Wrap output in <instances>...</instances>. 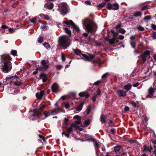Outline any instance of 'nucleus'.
<instances>
[{
	"mask_svg": "<svg viewBox=\"0 0 156 156\" xmlns=\"http://www.w3.org/2000/svg\"><path fill=\"white\" fill-rule=\"evenodd\" d=\"M1 59L2 62V69L5 73H7L10 71L12 68L11 64L10 61L11 58L9 55L5 54L2 56Z\"/></svg>",
	"mask_w": 156,
	"mask_h": 156,
	"instance_id": "f257e3e1",
	"label": "nucleus"
},
{
	"mask_svg": "<svg viewBox=\"0 0 156 156\" xmlns=\"http://www.w3.org/2000/svg\"><path fill=\"white\" fill-rule=\"evenodd\" d=\"M73 119H77V121L75 123H72L71 126L75 128L79 129L81 126L82 127H87L88 126L91 122V120L89 119H83L81 120L80 118H73Z\"/></svg>",
	"mask_w": 156,
	"mask_h": 156,
	"instance_id": "f03ea898",
	"label": "nucleus"
},
{
	"mask_svg": "<svg viewBox=\"0 0 156 156\" xmlns=\"http://www.w3.org/2000/svg\"><path fill=\"white\" fill-rule=\"evenodd\" d=\"M59 44L60 46L64 48L65 49L68 47L70 44V40L69 37L66 35L60 37L59 39Z\"/></svg>",
	"mask_w": 156,
	"mask_h": 156,
	"instance_id": "7ed1b4c3",
	"label": "nucleus"
},
{
	"mask_svg": "<svg viewBox=\"0 0 156 156\" xmlns=\"http://www.w3.org/2000/svg\"><path fill=\"white\" fill-rule=\"evenodd\" d=\"M83 24L84 26V28L88 31L91 32H94L95 30L94 29V27L91 22L88 20H85L83 21Z\"/></svg>",
	"mask_w": 156,
	"mask_h": 156,
	"instance_id": "20e7f679",
	"label": "nucleus"
},
{
	"mask_svg": "<svg viewBox=\"0 0 156 156\" xmlns=\"http://www.w3.org/2000/svg\"><path fill=\"white\" fill-rule=\"evenodd\" d=\"M73 51L76 54L80 56H81V55H82L83 57L86 59V60L87 61L90 60L93 58L94 57V55H91L88 53H87V54H82L80 50L78 49H73Z\"/></svg>",
	"mask_w": 156,
	"mask_h": 156,
	"instance_id": "39448f33",
	"label": "nucleus"
},
{
	"mask_svg": "<svg viewBox=\"0 0 156 156\" xmlns=\"http://www.w3.org/2000/svg\"><path fill=\"white\" fill-rule=\"evenodd\" d=\"M19 79V78L16 76H12L7 77L6 78V80L10 83L13 82L14 85L19 86L21 84V83L20 81L16 82V80Z\"/></svg>",
	"mask_w": 156,
	"mask_h": 156,
	"instance_id": "423d86ee",
	"label": "nucleus"
},
{
	"mask_svg": "<svg viewBox=\"0 0 156 156\" xmlns=\"http://www.w3.org/2000/svg\"><path fill=\"white\" fill-rule=\"evenodd\" d=\"M59 7L60 8L62 15H65L67 13L68 10L66 3H63L59 5Z\"/></svg>",
	"mask_w": 156,
	"mask_h": 156,
	"instance_id": "0eeeda50",
	"label": "nucleus"
},
{
	"mask_svg": "<svg viewBox=\"0 0 156 156\" xmlns=\"http://www.w3.org/2000/svg\"><path fill=\"white\" fill-rule=\"evenodd\" d=\"M48 61H46L45 60H42L41 61V64L42 66L37 68V70L39 71H42L47 69L49 67V66L48 65Z\"/></svg>",
	"mask_w": 156,
	"mask_h": 156,
	"instance_id": "6e6552de",
	"label": "nucleus"
},
{
	"mask_svg": "<svg viewBox=\"0 0 156 156\" xmlns=\"http://www.w3.org/2000/svg\"><path fill=\"white\" fill-rule=\"evenodd\" d=\"M107 7L109 10H117L119 8V5L116 3H115L113 4L108 3L107 6Z\"/></svg>",
	"mask_w": 156,
	"mask_h": 156,
	"instance_id": "1a4fd4ad",
	"label": "nucleus"
},
{
	"mask_svg": "<svg viewBox=\"0 0 156 156\" xmlns=\"http://www.w3.org/2000/svg\"><path fill=\"white\" fill-rule=\"evenodd\" d=\"M56 109H54L48 112H44V114L46 117L55 115L57 114V112H56Z\"/></svg>",
	"mask_w": 156,
	"mask_h": 156,
	"instance_id": "9d476101",
	"label": "nucleus"
},
{
	"mask_svg": "<svg viewBox=\"0 0 156 156\" xmlns=\"http://www.w3.org/2000/svg\"><path fill=\"white\" fill-rule=\"evenodd\" d=\"M59 88V86L56 83H54L52 86V90L55 93L57 92Z\"/></svg>",
	"mask_w": 156,
	"mask_h": 156,
	"instance_id": "9b49d317",
	"label": "nucleus"
},
{
	"mask_svg": "<svg viewBox=\"0 0 156 156\" xmlns=\"http://www.w3.org/2000/svg\"><path fill=\"white\" fill-rule=\"evenodd\" d=\"M116 38H113L112 39H110L108 37H105V40L109 42L110 44H112L115 43V40Z\"/></svg>",
	"mask_w": 156,
	"mask_h": 156,
	"instance_id": "f8f14e48",
	"label": "nucleus"
},
{
	"mask_svg": "<svg viewBox=\"0 0 156 156\" xmlns=\"http://www.w3.org/2000/svg\"><path fill=\"white\" fill-rule=\"evenodd\" d=\"M118 95L119 97H125L126 95V93L125 91L122 90H119L117 91Z\"/></svg>",
	"mask_w": 156,
	"mask_h": 156,
	"instance_id": "ddd939ff",
	"label": "nucleus"
},
{
	"mask_svg": "<svg viewBox=\"0 0 156 156\" xmlns=\"http://www.w3.org/2000/svg\"><path fill=\"white\" fill-rule=\"evenodd\" d=\"M44 94V91H41L40 92H38L36 94V96L38 99H41Z\"/></svg>",
	"mask_w": 156,
	"mask_h": 156,
	"instance_id": "4468645a",
	"label": "nucleus"
},
{
	"mask_svg": "<svg viewBox=\"0 0 156 156\" xmlns=\"http://www.w3.org/2000/svg\"><path fill=\"white\" fill-rule=\"evenodd\" d=\"M63 22L65 24L68 25L69 26L71 25L73 27L75 26V24L71 20L64 21Z\"/></svg>",
	"mask_w": 156,
	"mask_h": 156,
	"instance_id": "2eb2a0df",
	"label": "nucleus"
},
{
	"mask_svg": "<svg viewBox=\"0 0 156 156\" xmlns=\"http://www.w3.org/2000/svg\"><path fill=\"white\" fill-rule=\"evenodd\" d=\"M54 6L53 4L52 3H48L45 4L44 7L48 9H52Z\"/></svg>",
	"mask_w": 156,
	"mask_h": 156,
	"instance_id": "dca6fc26",
	"label": "nucleus"
},
{
	"mask_svg": "<svg viewBox=\"0 0 156 156\" xmlns=\"http://www.w3.org/2000/svg\"><path fill=\"white\" fill-rule=\"evenodd\" d=\"M41 79H42L43 82H45L47 80V78L46 75L44 74H41L40 75Z\"/></svg>",
	"mask_w": 156,
	"mask_h": 156,
	"instance_id": "f3484780",
	"label": "nucleus"
},
{
	"mask_svg": "<svg viewBox=\"0 0 156 156\" xmlns=\"http://www.w3.org/2000/svg\"><path fill=\"white\" fill-rule=\"evenodd\" d=\"M84 102H82L80 103L76 107V110L78 112H80L82 109Z\"/></svg>",
	"mask_w": 156,
	"mask_h": 156,
	"instance_id": "a211bd4d",
	"label": "nucleus"
},
{
	"mask_svg": "<svg viewBox=\"0 0 156 156\" xmlns=\"http://www.w3.org/2000/svg\"><path fill=\"white\" fill-rule=\"evenodd\" d=\"M144 150L143 151L144 152L145 151H149L151 152V150L153 149V147L152 146H151L150 147H147L146 145H144Z\"/></svg>",
	"mask_w": 156,
	"mask_h": 156,
	"instance_id": "6ab92c4d",
	"label": "nucleus"
},
{
	"mask_svg": "<svg viewBox=\"0 0 156 156\" xmlns=\"http://www.w3.org/2000/svg\"><path fill=\"white\" fill-rule=\"evenodd\" d=\"M40 16L43 19L47 20H49L50 19V17L48 15H46L43 14L40 15Z\"/></svg>",
	"mask_w": 156,
	"mask_h": 156,
	"instance_id": "aec40b11",
	"label": "nucleus"
},
{
	"mask_svg": "<svg viewBox=\"0 0 156 156\" xmlns=\"http://www.w3.org/2000/svg\"><path fill=\"white\" fill-rule=\"evenodd\" d=\"M132 87V86L130 84L128 83V84L124 86V89L126 90V91H127L131 89Z\"/></svg>",
	"mask_w": 156,
	"mask_h": 156,
	"instance_id": "412c9836",
	"label": "nucleus"
},
{
	"mask_svg": "<svg viewBox=\"0 0 156 156\" xmlns=\"http://www.w3.org/2000/svg\"><path fill=\"white\" fill-rule=\"evenodd\" d=\"M91 109V107L90 105L88 106L87 107L86 111L85 112V114L86 115H88L90 113Z\"/></svg>",
	"mask_w": 156,
	"mask_h": 156,
	"instance_id": "4be33fe9",
	"label": "nucleus"
},
{
	"mask_svg": "<svg viewBox=\"0 0 156 156\" xmlns=\"http://www.w3.org/2000/svg\"><path fill=\"white\" fill-rule=\"evenodd\" d=\"M140 56L142 58L144 62L146 61L149 58V56H148L147 55H146L143 54H141L140 55Z\"/></svg>",
	"mask_w": 156,
	"mask_h": 156,
	"instance_id": "5701e85b",
	"label": "nucleus"
},
{
	"mask_svg": "<svg viewBox=\"0 0 156 156\" xmlns=\"http://www.w3.org/2000/svg\"><path fill=\"white\" fill-rule=\"evenodd\" d=\"M79 95L80 97L85 96L86 98H88L89 97V94L84 92H80L79 93Z\"/></svg>",
	"mask_w": 156,
	"mask_h": 156,
	"instance_id": "b1692460",
	"label": "nucleus"
},
{
	"mask_svg": "<svg viewBox=\"0 0 156 156\" xmlns=\"http://www.w3.org/2000/svg\"><path fill=\"white\" fill-rule=\"evenodd\" d=\"M142 15V13L140 12L137 11L134 13L133 16L137 17L139 16H141Z\"/></svg>",
	"mask_w": 156,
	"mask_h": 156,
	"instance_id": "393cba45",
	"label": "nucleus"
},
{
	"mask_svg": "<svg viewBox=\"0 0 156 156\" xmlns=\"http://www.w3.org/2000/svg\"><path fill=\"white\" fill-rule=\"evenodd\" d=\"M148 92L149 94L153 95L154 92V90L153 88L151 87L148 89Z\"/></svg>",
	"mask_w": 156,
	"mask_h": 156,
	"instance_id": "a878e982",
	"label": "nucleus"
},
{
	"mask_svg": "<svg viewBox=\"0 0 156 156\" xmlns=\"http://www.w3.org/2000/svg\"><path fill=\"white\" fill-rule=\"evenodd\" d=\"M121 149V147L119 145L116 146L115 147L114 150L116 152H118Z\"/></svg>",
	"mask_w": 156,
	"mask_h": 156,
	"instance_id": "bb28decb",
	"label": "nucleus"
},
{
	"mask_svg": "<svg viewBox=\"0 0 156 156\" xmlns=\"http://www.w3.org/2000/svg\"><path fill=\"white\" fill-rule=\"evenodd\" d=\"M151 6L149 5H147L144 6L143 8L141 9V10L143 11L147 9L151 8Z\"/></svg>",
	"mask_w": 156,
	"mask_h": 156,
	"instance_id": "cd10ccee",
	"label": "nucleus"
},
{
	"mask_svg": "<svg viewBox=\"0 0 156 156\" xmlns=\"http://www.w3.org/2000/svg\"><path fill=\"white\" fill-rule=\"evenodd\" d=\"M100 121L102 123H105L106 121V118H100Z\"/></svg>",
	"mask_w": 156,
	"mask_h": 156,
	"instance_id": "c85d7f7f",
	"label": "nucleus"
},
{
	"mask_svg": "<svg viewBox=\"0 0 156 156\" xmlns=\"http://www.w3.org/2000/svg\"><path fill=\"white\" fill-rule=\"evenodd\" d=\"M64 30L65 32L69 34V35H70L71 34V31L70 30H69L68 29L66 28H64Z\"/></svg>",
	"mask_w": 156,
	"mask_h": 156,
	"instance_id": "c756f323",
	"label": "nucleus"
},
{
	"mask_svg": "<svg viewBox=\"0 0 156 156\" xmlns=\"http://www.w3.org/2000/svg\"><path fill=\"white\" fill-rule=\"evenodd\" d=\"M44 46L47 49H50L51 48L49 44L46 42H45L44 43Z\"/></svg>",
	"mask_w": 156,
	"mask_h": 156,
	"instance_id": "7c9ffc66",
	"label": "nucleus"
},
{
	"mask_svg": "<svg viewBox=\"0 0 156 156\" xmlns=\"http://www.w3.org/2000/svg\"><path fill=\"white\" fill-rule=\"evenodd\" d=\"M71 126L70 127L67 128V132L69 133L72 131L73 129L72 127H73L71 126Z\"/></svg>",
	"mask_w": 156,
	"mask_h": 156,
	"instance_id": "2f4dec72",
	"label": "nucleus"
},
{
	"mask_svg": "<svg viewBox=\"0 0 156 156\" xmlns=\"http://www.w3.org/2000/svg\"><path fill=\"white\" fill-rule=\"evenodd\" d=\"M152 36L153 39H156V32L154 31L152 32Z\"/></svg>",
	"mask_w": 156,
	"mask_h": 156,
	"instance_id": "473e14b6",
	"label": "nucleus"
},
{
	"mask_svg": "<svg viewBox=\"0 0 156 156\" xmlns=\"http://www.w3.org/2000/svg\"><path fill=\"white\" fill-rule=\"evenodd\" d=\"M119 31L121 33L124 34L125 33L126 31L123 28H120L119 30Z\"/></svg>",
	"mask_w": 156,
	"mask_h": 156,
	"instance_id": "72a5a7b5",
	"label": "nucleus"
},
{
	"mask_svg": "<svg viewBox=\"0 0 156 156\" xmlns=\"http://www.w3.org/2000/svg\"><path fill=\"white\" fill-rule=\"evenodd\" d=\"M106 4L105 2H103L102 3L98 5L97 7L102 8L104 7L105 5Z\"/></svg>",
	"mask_w": 156,
	"mask_h": 156,
	"instance_id": "f704fd0d",
	"label": "nucleus"
},
{
	"mask_svg": "<svg viewBox=\"0 0 156 156\" xmlns=\"http://www.w3.org/2000/svg\"><path fill=\"white\" fill-rule=\"evenodd\" d=\"M64 104H65V107L66 108H69V107H70V104L68 102H65L64 103Z\"/></svg>",
	"mask_w": 156,
	"mask_h": 156,
	"instance_id": "c9c22d12",
	"label": "nucleus"
},
{
	"mask_svg": "<svg viewBox=\"0 0 156 156\" xmlns=\"http://www.w3.org/2000/svg\"><path fill=\"white\" fill-rule=\"evenodd\" d=\"M41 28L43 30H46L48 29L47 27L45 25H43L41 26Z\"/></svg>",
	"mask_w": 156,
	"mask_h": 156,
	"instance_id": "e433bc0d",
	"label": "nucleus"
},
{
	"mask_svg": "<svg viewBox=\"0 0 156 156\" xmlns=\"http://www.w3.org/2000/svg\"><path fill=\"white\" fill-rule=\"evenodd\" d=\"M17 51L16 50H12L11 51V53L14 56H16L17 55Z\"/></svg>",
	"mask_w": 156,
	"mask_h": 156,
	"instance_id": "4c0bfd02",
	"label": "nucleus"
},
{
	"mask_svg": "<svg viewBox=\"0 0 156 156\" xmlns=\"http://www.w3.org/2000/svg\"><path fill=\"white\" fill-rule=\"evenodd\" d=\"M150 52L149 51L147 50L145 51L143 54L146 55H147L148 56H149V55L150 54Z\"/></svg>",
	"mask_w": 156,
	"mask_h": 156,
	"instance_id": "58836bf2",
	"label": "nucleus"
},
{
	"mask_svg": "<svg viewBox=\"0 0 156 156\" xmlns=\"http://www.w3.org/2000/svg\"><path fill=\"white\" fill-rule=\"evenodd\" d=\"M131 103H132V106L133 107H137V105L136 104V103L135 102H134V101H132Z\"/></svg>",
	"mask_w": 156,
	"mask_h": 156,
	"instance_id": "ea45409f",
	"label": "nucleus"
},
{
	"mask_svg": "<svg viewBox=\"0 0 156 156\" xmlns=\"http://www.w3.org/2000/svg\"><path fill=\"white\" fill-rule=\"evenodd\" d=\"M38 136H39V137L40 138L42 139L45 142V143H46V140L44 139V137L42 136L40 134H39Z\"/></svg>",
	"mask_w": 156,
	"mask_h": 156,
	"instance_id": "a19ab883",
	"label": "nucleus"
},
{
	"mask_svg": "<svg viewBox=\"0 0 156 156\" xmlns=\"http://www.w3.org/2000/svg\"><path fill=\"white\" fill-rule=\"evenodd\" d=\"M138 29L140 31H143L144 30V28L141 26H139L138 27Z\"/></svg>",
	"mask_w": 156,
	"mask_h": 156,
	"instance_id": "79ce46f5",
	"label": "nucleus"
},
{
	"mask_svg": "<svg viewBox=\"0 0 156 156\" xmlns=\"http://www.w3.org/2000/svg\"><path fill=\"white\" fill-rule=\"evenodd\" d=\"M95 147H96V149H99V145L96 141L95 142Z\"/></svg>",
	"mask_w": 156,
	"mask_h": 156,
	"instance_id": "37998d69",
	"label": "nucleus"
},
{
	"mask_svg": "<svg viewBox=\"0 0 156 156\" xmlns=\"http://www.w3.org/2000/svg\"><path fill=\"white\" fill-rule=\"evenodd\" d=\"M151 18V17L150 16H145L144 18V20H147L150 19Z\"/></svg>",
	"mask_w": 156,
	"mask_h": 156,
	"instance_id": "c03bdc74",
	"label": "nucleus"
},
{
	"mask_svg": "<svg viewBox=\"0 0 156 156\" xmlns=\"http://www.w3.org/2000/svg\"><path fill=\"white\" fill-rule=\"evenodd\" d=\"M43 41V39L41 37H39L38 40V43H41Z\"/></svg>",
	"mask_w": 156,
	"mask_h": 156,
	"instance_id": "a18cd8bd",
	"label": "nucleus"
},
{
	"mask_svg": "<svg viewBox=\"0 0 156 156\" xmlns=\"http://www.w3.org/2000/svg\"><path fill=\"white\" fill-rule=\"evenodd\" d=\"M8 30L9 32L12 33L14 31V29L11 28H9Z\"/></svg>",
	"mask_w": 156,
	"mask_h": 156,
	"instance_id": "49530a36",
	"label": "nucleus"
},
{
	"mask_svg": "<svg viewBox=\"0 0 156 156\" xmlns=\"http://www.w3.org/2000/svg\"><path fill=\"white\" fill-rule=\"evenodd\" d=\"M30 21L33 23H34L36 22V18H34L32 19Z\"/></svg>",
	"mask_w": 156,
	"mask_h": 156,
	"instance_id": "de8ad7c7",
	"label": "nucleus"
},
{
	"mask_svg": "<svg viewBox=\"0 0 156 156\" xmlns=\"http://www.w3.org/2000/svg\"><path fill=\"white\" fill-rule=\"evenodd\" d=\"M31 112V114H33V116H39L38 115V114L37 113H35V114H33V113L34 112L33 111H31L30 112Z\"/></svg>",
	"mask_w": 156,
	"mask_h": 156,
	"instance_id": "09e8293b",
	"label": "nucleus"
},
{
	"mask_svg": "<svg viewBox=\"0 0 156 156\" xmlns=\"http://www.w3.org/2000/svg\"><path fill=\"white\" fill-rule=\"evenodd\" d=\"M101 82V81L100 80L98 81L95 82L94 83V85H98Z\"/></svg>",
	"mask_w": 156,
	"mask_h": 156,
	"instance_id": "8fccbe9b",
	"label": "nucleus"
},
{
	"mask_svg": "<svg viewBox=\"0 0 156 156\" xmlns=\"http://www.w3.org/2000/svg\"><path fill=\"white\" fill-rule=\"evenodd\" d=\"M97 97V95H95V96H94L92 98V100L94 101H95Z\"/></svg>",
	"mask_w": 156,
	"mask_h": 156,
	"instance_id": "3c124183",
	"label": "nucleus"
},
{
	"mask_svg": "<svg viewBox=\"0 0 156 156\" xmlns=\"http://www.w3.org/2000/svg\"><path fill=\"white\" fill-rule=\"evenodd\" d=\"M69 121V119H67L66 118H65V120H64V123L66 124V125H68V122Z\"/></svg>",
	"mask_w": 156,
	"mask_h": 156,
	"instance_id": "603ef678",
	"label": "nucleus"
},
{
	"mask_svg": "<svg viewBox=\"0 0 156 156\" xmlns=\"http://www.w3.org/2000/svg\"><path fill=\"white\" fill-rule=\"evenodd\" d=\"M130 44L132 47L134 48L135 47L136 44L135 42H131Z\"/></svg>",
	"mask_w": 156,
	"mask_h": 156,
	"instance_id": "864d4df0",
	"label": "nucleus"
},
{
	"mask_svg": "<svg viewBox=\"0 0 156 156\" xmlns=\"http://www.w3.org/2000/svg\"><path fill=\"white\" fill-rule=\"evenodd\" d=\"M124 38V37L122 35H120L119 36V39H120L121 40H123Z\"/></svg>",
	"mask_w": 156,
	"mask_h": 156,
	"instance_id": "5fc2aeb1",
	"label": "nucleus"
},
{
	"mask_svg": "<svg viewBox=\"0 0 156 156\" xmlns=\"http://www.w3.org/2000/svg\"><path fill=\"white\" fill-rule=\"evenodd\" d=\"M151 27L153 28V29L154 30H156V25L154 24H152L151 25Z\"/></svg>",
	"mask_w": 156,
	"mask_h": 156,
	"instance_id": "6e6d98bb",
	"label": "nucleus"
},
{
	"mask_svg": "<svg viewBox=\"0 0 156 156\" xmlns=\"http://www.w3.org/2000/svg\"><path fill=\"white\" fill-rule=\"evenodd\" d=\"M2 28H3L4 29H8V27L7 26L5 25H2Z\"/></svg>",
	"mask_w": 156,
	"mask_h": 156,
	"instance_id": "4d7b16f0",
	"label": "nucleus"
},
{
	"mask_svg": "<svg viewBox=\"0 0 156 156\" xmlns=\"http://www.w3.org/2000/svg\"><path fill=\"white\" fill-rule=\"evenodd\" d=\"M111 131L113 134H114L115 133V129H111Z\"/></svg>",
	"mask_w": 156,
	"mask_h": 156,
	"instance_id": "13d9d810",
	"label": "nucleus"
},
{
	"mask_svg": "<svg viewBox=\"0 0 156 156\" xmlns=\"http://www.w3.org/2000/svg\"><path fill=\"white\" fill-rule=\"evenodd\" d=\"M85 3L88 5H90L91 4V2L89 1H85Z\"/></svg>",
	"mask_w": 156,
	"mask_h": 156,
	"instance_id": "bf43d9fd",
	"label": "nucleus"
},
{
	"mask_svg": "<svg viewBox=\"0 0 156 156\" xmlns=\"http://www.w3.org/2000/svg\"><path fill=\"white\" fill-rule=\"evenodd\" d=\"M62 59L63 61H64L65 60V57L63 54H62Z\"/></svg>",
	"mask_w": 156,
	"mask_h": 156,
	"instance_id": "052dcab7",
	"label": "nucleus"
},
{
	"mask_svg": "<svg viewBox=\"0 0 156 156\" xmlns=\"http://www.w3.org/2000/svg\"><path fill=\"white\" fill-rule=\"evenodd\" d=\"M62 67L61 65H58L56 66V68L58 69H60Z\"/></svg>",
	"mask_w": 156,
	"mask_h": 156,
	"instance_id": "680f3d73",
	"label": "nucleus"
},
{
	"mask_svg": "<svg viewBox=\"0 0 156 156\" xmlns=\"http://www.w3.org/2000/svg\"><path fill=\"white\" fill-rule=\"evenodd\" d=\"M139 83L138 82L136 83L133 84V86L134 87H136L138 86L139 85Z\"/></svg>",
	"mask_w": 156,
	"mask_h": 156,
	"instance_id": "e2e57ef3",
	"label": "nucleus"
},
{
	"mask_svg": "<svg viewBox=\"0 0 156 156\" xmlns=\"http://www.w3.org/2000/svg\"><path fill=\"white\" fill-rule=\"evenodd\" d=\"M118 34V33H114L113 34L114 37L113 38H116V37L117 36Z\"/></svg>",
	"mask_w": 156,
	"mask_h": 156,
	"instance_id": "0e129e2a",
	"label": "nucleus"
},
{
	"mask_svg": "<svg viewBox=\"0 0 156 156\" xmlns=\"http://www.w3.org/2000/svg\"><path fill=\"white\" fill-rule=\"evenodd\" d=\"M100 94H101V90L99 89H98V91L97 92V95H99Z\"/></svg>",
	"mask_w": 156,
	"mask_h": 156,
	"instance_id": "69168bd1",
	"label": "nucleus"
},
{
	"mask_svg": "<svg viewBox=\"0 0 156 156\" xmlns=\"http://www.w3.org/2000/svg\"><path fill=\"white\" fill-rule=\"evenodd\" d=\"M125 111H127L129 110V108L128 106H126L124 108Z\"/></svg>",
	"mask_w": 156,
	"mask_h": 156,
	"instance_id": "338daca9",
	"label": "nucleus"
},
{
	"mask_svg": "<svg viewBox=\"0 0 156 156\" xmlns=\"http://www.w3.org/2000/svg\"><path fill=\"white\" fill-rule=\"evenodd\" d=\"M130 39L132 40H133L135 39V36L134 35H132L130 37Z\"/></svg>",
	"mask_w": 156,
	"mask_h": 156,
	"instance_id": "774afa93",
	"label": "nucleus"
}]
</instances>
